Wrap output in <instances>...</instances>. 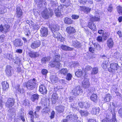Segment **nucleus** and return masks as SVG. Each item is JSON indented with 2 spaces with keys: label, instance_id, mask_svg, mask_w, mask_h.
Segmentation results:
<instances>
[{
  "label": "nucleus",
  "instance_id": "nucleus-1",
  "mask_svg": "<svg viewBox=\"0 0 122 122\" xmlns=\"http://www.w3.org/2000/svg\"><path fill=\"white\" fill-rule=\"evenodd\" d=\"M38 85V82L36 79L34 78L28 81L26 83V87L30 90L34 89Z\"/></svg>",
  "mask_w": 122,
  "mask_h": 122
},
{
  "label": "nucleus",
  "instance_id": "nucleus-2",
  "mask_svg": "<svg viewBox=\"0 0 122 122\" xmlns=\"http://www.w3.org/2000/svg\"><path fill=\"white\" fill-rule=\"evenodd\" d=\"M110 66V67L108 68V71L113 74L115 73L119 67L118 64L115 63H111Z\"/></svg>",
  "mask_w": 122,
  "mask_h": 122
},
{
  "label": "nucleus",
  "instance_id": "nucleus-3",
  "mask_svg": "<svg viewBox=\"0 0 122 122\" xmlns=\"http://www.w3.org/2000/svg\"><path fill=\"white\" fill-rule=\"evenodd\" d=\"M83 91L80 86H78L75 87L72 91L71 93L73 95L76 96L79 95H81Z\"/></svg>",
  "mask_w": 122,
  "mask_h": 122
},
{
  "label": "nucleus",
  "instance_id": "nucleus-4",
  "mask_svg": "<svg viewBox=\"0 0 122 122\" xmlns=\"http://www.w3.org/2000/svg\"><path fill=\"white\" fill-rule=\"evenodd\" d=\"M53 14V12L52 11L49 12L47 10H44L42 13V17L44 19H47L50 16H51Z\"/></svg>",
  "mask_w": 122,
  "mask_h": 122
},
{
  "label": "nucleus",
  "instance_id": "nucleus-5",
  "mask_svg": "<svg viewBox=\"0 0 122 122\" xmlns=\"http://www.w3.org/2000/svg\"><path fill=\"white\" fill-rule=\"evenodd\" d=\"M15 99L12 98H9L6 102V107L10 108L14 105L15 102Z\"/></svg>",
  "mask_w": 122,
  "mask_h": 122
},
{
  "label": "nucleus",
  "instance_id": "nucleus-6",
  "mask_svg": "<svg viewBox=\"0 0 122 122\" xmlns=\"http://www.w3.org/2000/svg\"><path fill=\"white\" fill-rule=\"evenodd\" d=\"M49 65L51 67L56 68H59L60 66H61L59 62H57L53 60L51 61L49 63Z\"/></svg>",
  "mask_w": 122,
  "mask_h": 122
},
{
  "label": "nucleus",
  "instance_id": "nucleus-7",
  "mask_svg": "<svg viewBox=\"0 0 122 122\" xmlns=\"http://www.w3.org/2000/svg\"><path fill=\"white\" fill-rule=\"evenodd\" d=\"M78 117L76 115H70L66 117L67 119H63L62 122H68L69 120H72V119H76L78 118Z\"/></svg>",
  "mask_w": 122,
  "mask_h": 122
},
{
  "label": "nucleus",
  "instance_id": "nucleus-8",
  "mask_svg": "<svg viewBox=\"0 0 122 122\" xmlns=\"http://www.w3.org/2000/svg\"><path fill=\"white\" fill-rule=\"evenodd\" d=\"M10 26L8 25H5L3 26L1 25L0 26V30L4 33H5L7 32L10 28Z\"/></svg>",
  "mask_w": 122,
  "mask_h": 122
},
{
  "label": "nucleus",
  "instance_id": "nucleus-9",
  "mask_svg": "<svg viewBox=\"0 0 122 122\" xmlns=\"http://www.w3.org/2000/svg\"><path fill=\"white\" fill-rule=\"evenodd\" d=\"M13 44L16 47L21 46H23V43L21 39H16L14 41Z\"/></svg>",
  "mask_w": 122,
  "mask_h": 122
},
{
  "label": "nucleus",
  "instance_id": "nucleus-10",
  "mask_svg": "<svg viewBox=\"0 0 122 122\" xmlns=\"http://www.w3.org/2000/svg\"><path fill=\"white\" fill-rule=\"evenodd\" d=\"M41 42L39 41H36L33 42L31 45V47L33 49H35L39 47L41 45Z\"/></svg>",
  "mask_w": 122,
  "mask_h": 122
},
{
  "label": "nucleus",
  "instance_id": "nucleus-11",
  "mask_svg": "<svg viewBox=\"0 0 122 122\" xmlns=\"http://www.w3.org/2000/svg\"><path fill=\"white\" fill-rule=\"evenodd\" d=\"M65 108V107L64 106L60 105L55 107V109L58 112L60 113L64 112Z\"/></svg>",
  "mask_w": 122,
  "mask_h": 122
},
{
  "label": "nucleus",
  "instance_id": "nucleus-12",
  "mask_svg": "<svg viewBox=\"0 0 122 122\" xmlns=\"http://www.w3.org/2000/svg\"><path fill=\"white\" fill-rule=\"evenodd\" d=\"M83 86L85 88H88L90 85V83L88 79H85L82 82Z\"/></svg>",
  "mask_w": 122,
  "mask_h": 122
},
{
  "label": "nucleus",
  "instance_id": "nucleus-13",
  "mask_svg": "<svg viewBox=\"0 0 122 122\" xmlns=\"http://www.w3.org/2000/svg\"><path fill=\"white\" fill-rule=\"evenodd\" d=\"M16 16L17 18L21 17L22 16L23 12L20 6H18L16 8Z\"/></svg>",
  "mask_w": 122,
  "mask_h": 122
},
{
  "label": "nucleus",
  "instance_id": "nucleus-14",
  "mask_svg": "<svg viewBox=\"0 0 122 122\" xmlns=\"http://www.w3.org/2000/svg\"><path fill=\"white\" fill-rule=\"evenodd\" d=\"M41 35L43 36L46 37L48 34L47 29L45 27L42 28L41 30Z\"/></svg>",
  "mask_w": 122,
  "mask_h": 122
},
{
  "label": "nucleus",
  "instance_id": "nucleus-15",
  "mask_svg": "<svg viewBox=\"0 0 122 122\" xmlns=\"http://www.w3.org/2000/svg\"><path fill=\"white\" fill-rule=\"evenodd\" d=\"M67 32L69 34H72L76 32L75 29L73 27L70 26L68 27L66 29Z\"/></svg>",
  "mask_w": 122,
  "mask_h": 122
},
{
  "label": "nucleus",
  "instance_id": "nucleus-16",
  "mask_svg": "<svg viewBox=\"0 0 122 122\" xmlns=\"http://www.w3.org/2000/svg\"><path fill=\"white\" fill-rule=\"evenodd\" d=\"M100 110L99 107H93L91 111V113L94 114H95L97 116L99 115V113Z\"/></svg>",
  "mask_w": 122,
  "mask_h": 122
},
{
  "label": "nucleus",
  "instance_id": "nucleus-17",
  "mask_svg": "<svg viewBox=\"0 0 122 122\" xmlns=\"http://www.w3.org/2000/svg\"><path fill=\"white\" fill-rule=\"evenodd\" d=\"M19 119L22 120L23 122H25V121L24 117V112L21 110L18 113V116Z\"/></svg>",
  "mask_w": 122,
  "mask_h": 122
},
{
  "label": "nucleus",
  "instance_id": "nucleus-18",
  "mask_svg": "<svg viewBox=\"0 0 122 122\" xmlns=\"http://www.w3.org/2000/svg\"><path fill=\"white\" fill-rule=\"evenodd\" d=\"M39 91L42 94H44L46 93L47 90L45 86L43 85H41L40 86Z\"/></svg>",
  "mask_w": 122,
  "mask_h": 122
},
{
  "label": "nucleus",
  "instance_id": "nucleus-19",
  "mask_svg": "<svg viewBox=\"0 0 122 122\" xmlns=\"http://www.w3.org/2000/svg\"><path fill=\"white\" fill-rule=\"evenodd\" d=\"M16 91L18 92V93H22L24 92V90L22 87L20 86L19 85H17L15 87Z\"/></svg>",
  "mask_w": 122,
  "mask_h": 122
},
{
  "label": "nucleus",
  "instance_id": "nucleus-20",
  "mask_svg": "<svg viewBox=\"0 0 122 122\" xmlns=\"http://www.w3.org/2000/svg\"><path fill=\"white\" fill-rule=\"evenodd\" d=\"M86 74V73L83 72L81 70H79L75 72V75L77 77L81 76V77L82 76H85Z\"/></svg>",
  "mask_w": 122,
  "mask_h": 122
},
{
  "label": "nucleus",
  "instance_id": "nucleus-21",
  "mask_svg": "<svg viewBox=\"0 0 122 122\" xmlns=\"http://www.w3.org/2000/svg\"><path fill=\"white\" fill-rule=\"evenodd\" d=\"M72 45L75 47L80 48L81 46V45L76 39L72 41Z\"/></svg>",
  "mask_w": 122,
  "mask_h": 122
},
{
  "label": "nucleus",
  "instance_id": "nucleus-22",
  "mask_svg": "<svg viewBox=\"0 0 122 122\" xmlns=\"http://www.w3.org/2000/svg\"><path fill=\"white\" fill-rule=\"evenodd\" d=\"M60 48L63 50L65 51H71L73 50V48H71L66 45L62 44L60 46Z\"/></svg>",
  "mask_w": 122,
  "mask_h": 122
},
{
  "label": "nucleus",
  "instance_id": "nucleus-23",
  "mask_svg": "<svg viewBox=\"0 0 122 122\" xmlns=\"http://www.w3.org/2000/svg\"><path fill=\"white\" fill-rule=\"evenodd\" d=\"M39 95L37 94H34L31 96L30 99L33 102L37 101L39 98Z\"/></svg>",
  "mask_w": 122,
  "mask_h": 122
},
{
  "label": "nucleus",
  "instance_id": "nucleus-24",
  "mask_svg": "<svg viewBox=\"0 0 122 122\" xmlns=\"http://www.w3.org/2000/svg\"><path fill=\"white\" fill-rule=\"evenodd\" d=\"M12 69V67L10 65H7L6 66L5 70L8 76L11 75V70Z\"/></svg>",
  "mask_w": 122,
  "mask_h": 122
},
{
  "label": "nucleus",
  "instance_id": "nucleus-25",
  "mask_svg": "<svg viewBox=\"0 0 122 122\" xmlns=\"http://www.w3.org/2000/svg\"><path fill=\"white\" fill-rule=\"evenodd\" d=\"M50 59L49 56L45 57H43L41 60V62L42 64H45L46 62L49 61Z\"/></svg>",
  "mask_w": 122,
  "mask_h": 122
},
{
  "label": "nucleus",
  "instance_id": "nucleus-26",
  "mask_svg": "<svg viewBox=\"0 0 122 122\" xmlns=\"http://www.w3.org/2000/svg\"><path fill=\"white\" fill-rule=\"evenodd\" d=\"M29 56L31 58H35L39 56V53L37 52H31L28 53Z\"/></svg>",
  "mask_w": 122,
  "mask_h": 122
},
{
  "label": "nucleus",
  "instance_id": "nucleus-27",
  "mask_svg": "<svg viewBox=\"0 0 122 122\" xmlns=\"http://www.w3.org/2000/svg\"><path fill=\"white\" fill-rule=\"evenodd\" d=\"M107 44L109 48L113 47V42L112 39L111 38H109L107 41Z\"/></svg>",
  "mask_w": 122,
  "mask_h": 122
},
{
  "label": "nucleus",
  "instance_id": "nucleus-28",
  "mask_svg": "<svg viewBox=\"0 0 122 122\" xmlns=\"http://www.w3.org/2000/svg\"><path fill=\"white\" fill-rule=\"evenodd\" d=\"M59 29V27L58 25L56 24H54L51 28V30L52 32L53 33V31H58Z\"/></svg>",
  "mask_w": 122,
  "mask_h": 122
},
{
  "label": "nucleus",
  "instance_id": "nucleus-29",
  "mask_svg": "<svg viewBox=\"0 0 122 122\" xmlns=\"http://www.w3.org/2000/svg\"><path fill=\"white\" fill-rule=\"evenodd\" d=\"M51 79L53 83H55L57 82L58 80V78L56 76L52 75L51 76Z\"/></svg>",
  "mask_w": 122,
  "mask_h": 122
},
{
  "label": "nucleus",
  "instance_id": "nucleus-30",
  "mask_svg": "<svg viewBox=\"0 0 122 122\" xmlns=\"http://www.w3.org/2000/svg\"><path fill=\"white\" fill-rule=\"evenodd\" d=\"M92 70L91 71V74L92 75L96 74L98 71V67H95L92 68Z\"/></svg>",
  "mask_w": 122,
  "mask_h": 122
},
{
  "label": "nucleus",
  "instance_id": "nucleus-31",
  "mask_svg": "<svg viewBox=\"0 0 122 122\" xmlns=\"http://www.w3.org/2000/svg\"><path fill=\"white\" fill-rule=\"evenodd\" d=\"M2 85L3 90H6L9 88V84L7 82H2Z\"/></svg>",
  "mask_w": 122,
  "mask_h": 122
},
{
  "label": "nucleus",
  "instance_id": "nucleus-32",
  "mask_svg": "<svg viewBox=\"0 0 122 122\" xmlns=\"http://www.w3.org/2000/svg\"><path fill=\"white\" fill-rule=\"evenodd\" d=\"M90 99L93 102H96L97 101V95L93 94H92L90 97Z\"/></svg>",
  "mask_w": 122,
  "mask_h": 122
},
{
  "label": "nucleus",
  "instance_id": "nucleus-33",
  "mask_svg": "<svg viewBox=\"0 0 122 122\" xmlns=\"http://www.w3.org/2000/svg\"><path fill=\"white\" fill-rule=\"evenodd\" d=\"M64 21L65 23L68 24H71L72 22L71 20L67 17H66L64 18Z\"/></svg>",
  "mask_w": 122,
  "mask_h": 122
},
{
  "label": "nucleus",
  "instance_id": "nucleus-34",
  "mask_svg": "<svg viewBox=\"0 0 122 122\" xmlns=\"http://www.w3.org/2000/svg\"><path fill=\"white\" fill-rule=\"evenodd\" d=\"M54 33L53 34V36L55 38H57L58 39L59 38L61 37V35L60 33L58 31H53Z\"/></svg>",
  "mask_w": 122,
  "mask_h": 122
},
{
  "label": "nucleus",
  "instance_id": "nucleus-35",
  "mask_svg": "<svg viewBox=\"0 0 122 122\" xmlns=\"http://www.w3.org/2000/svg\"><path fill=\"white\" fill-rule=\"evenodd\" d=\"M14 62L17 65H20V64L21 60L20 58L18 57H16L13 58Z\"/></svg>",
  "mask_w": 122,
  "mask_h": 122
},
{
  "label": "nucleus",
  "instance_id": "nucleus-36",
  "mask_svg": "<svg viewBox=\"0 0 122 122\" xmlns=\"http://www.w3.org/2000/svg\"><path fill=\"white\" fill-rule=\"evenodd\" d=\"M68 71V70L66 68H63L60 71V72L61 74L65 76L67 74Z\"/></svg>",
  "mask_w": 122,
  "mask_h": 122
},
{
  "label": "nucleus",
  "instance_id": "nucleus-37",
  "mask_svg": "<svg viewBox=\"0 0 122 122\" xmlns=\"http://www.w3.org/2000/svg\"><path fill=\"white\" fill-rule=\"evenodd\" d=\"M61 57L60 55H55L54 57L53 60L57 62H59L61 61Z\"/></svg>",
  "mask_w": 122,
  "mask_h": 122
},
{
  "label": "nucleus",
  "instance_id": "nucleus-38",
  "mask_svg": "<svg viewBox=\"0 0 122 122\" xmlns=\"http://www.w3.org/2000/svg\"><path fill=\"white\" fill-rule=\"evenodd\" d=\"M112 98V97L110 96V94H107L106 95L104 100L105 102H109Z\"/></svg>",
  "mask_w": 122,
  "mask_h": 122
},
{
  "label": "nucleus",
  "instance_id": "nucleus-39",
  "mask_svg": "<svg viewBox=\"0 0 122 122\" xmlns=\"http://www.w3.org/2000/svg\"><path fill=\"white\" fill-rule=\"evenodd\" d=\"M29 114L30 115L29 117L30 118V122H34V115L33 111H30L29 112Z\"/></svg>",
  "mask_w": 122,
  "mask_h": 122
},
{
  "label": "nucleus",
  "instance_id": "nucleus-40",
  "mask_svg": "<svg viewBox=\"0 0 122 122\" xmlns=\"http://www.w3.org/2000/svg\"><path fill=\"white\" fill-rule=\"evenodd\" d=\"M79 112L81 116L85 117L87 116L89 114V112H88L82 110H80Z\"/></svg>",
  "mask_w": 122,
  "mask_h": 122
},
{
  "label": "nucleus",
  "instance_id": "nucleus-41",
  "mask_svg": "<svg viewBox=\"0 0 122 122\" xmlns=\"http://www.w3.org/2000/svg\"><path fill=\"white\" fill-rule=\"evenodd\" d=\"M4 56L5 58H7L10 60H11L12 58V55L8 53L4 54Z\"/></svg>",
  "mask_w": 122,
  "mask_h": 122
},
{
  "label": "nucleus",
  "instance_id": "nucleus-42",
  "mask_svg": "<svg viewBox=\"0 0 122 122\" xmlns=\"http://www.w3.org/2000/svg\"><path fill=\"white\" fill-rule=\"evenodd\" d=\"M118 13L120 15H122V7L120 6H118L116 7Z\"/></svg>",
  "mask_w": 122,
  "mask_h": 122
},
{
  "label": "nucleus",
  "instance_id": "nucleus-43",
  "mask_svg": "<svg viewBox=\"0 0 122 122\" xmlns=\"http://www.w3.org/2000/svg\"><path fill=\"white\" fill-rule=\"evenodd\" d=\"M55 13L57 17H60L61 15L60 11L58 9L55 10Z\"/></svg>",
  "mask_w": 122,
  "mask_h": 122
},
{
  "label": "nucleus",
  "instance_id": "nucleus-44",
  "mask_svg": "<svg viewBox=\"0 0 122 122\" xmlns=\"http://www.w3.org/2000/svg\"><path fill=\"white\" fill-rule=\"evenodd\" d=\"M41 103L43 106L47 107V102L46 100L45 99H43V98L42 99L41 101Z\"/></svg>",
  "mask_w": 122,
  "mask_h": 122
},
{
  "label": "nucleus",
  "instance_id": "nucleus-45",
  "mask_svg": "<svg viewBox=\"0 0 122 122\" xmlns=\"http://www.w3.org/2000/svg\"><path fill=\"white\" fill-rule=\"evenodd\" d=\"M108 60L104 61V62L102 65V68L104 69H106L107 68V66L108 64Z\"/></svg>",
  "mask_w": 122,
  "mask_h": 122
},
{
  "label": "nucleus",
  "instance_id": "nucleus-46",
  "mask_svg": "<svg viewBox=\"0 0 122 122\" xmlns=\"http://www.w3.org/2000/svg\"><path fill=\"white\" fill-rule=\"evenodd\" d=\"M94 45L95 47L96 48L97 50H100L102 49V48L100 45L97 43H95L94 44Z\"/></svg>",
  "mask_w": 122,
  "mask_h": 122
},
{
  "label": "nucleus",
  "instance_id": "nucleus-47",
  "mask_svg": "<svg viewBox=\"0 0 122 122\" xmlns=\"http://www.w3.org/2000/svg\"><path fill=\"white\" fill-rule=\"evenodd\" d=\"M52 99L58 100V97L57 94L56 93H54L52 95Z\"/></svg>",
  "mask_w": 122,
  "mask_h": 122
},
{
  "label": "nucleus",
  "instance_id": "nucleus-48",
  "mask_svg": "<svg viewBox=\"0 0 122 122\" xmlns=\"http://www.w3.org/2000/svg\"><path fill=\"white\" fill-rule=\"evenodd\" d=\"M92 68L91 66H87L85 67L84 71L85 73L86 71H89L91 70Z\"/></svg>",
  "mask_w": 122,
  "mask_h": 122
},
{
  "label": "nucleus",
  "instance_id": "nucleus-49",
  "mask_svg": "<svg viewBox=\"0 0 122 122\" xmlns=\"http://www.w3.org/2000/svg\"><path fill=\"white\" fill-rule=\"evenodd\" d=\"M72 77V75L70 73H68L67 74V75L66 77V79L67 80H70L71 79Z\"/></svg>",
  "mask_w": 122,
  "mask_h": 122
},
{
  "label": "nucleus",
  "instance_id": "nucleus-50",
  "mask_svg": "<svg viewBox=\"0 0 122 122\" xmlns=\"http://www.w3.org/2000/svg\"><path fill=\"white\" fill-rule=\"evenodd\" d=\"M111 120L109 118L105 117L102 120V122H110Z\"/></svg>",
  "mask_w": 122,
  "mask_h": 122
},
{
  "label": "nucleus",
  "instance_id": "nucleus-51",
  "mask_svg": "<svg viewBox=\"0 0 122 122\" xmlns=\"http://www.w3.org/2000/svg\"><path fill=\"white\" fill-rule=\"evenodd\" d=\"M33 29L34 30H37L40 28L39 26L37 24H34L33 26H32Z\"/></svg>",
  "mask_w": 122,
  "mask_h": 122
},
{
  "label": "nucleus",
  "instance_id": "nucleus-52",
  "mask_svg": "<svg viewBox=\"0 0 122 122\" xmlns=\"http://www.w3.org/2000/svg\"><path fill=\"white\" fill-rule=\"evenodd\" d=\"M113 9V7L112 6V4H110L109 6L108 10L109 12H111L112 11Z\"/></svg>",
  "mask_w": 122,
  "mask_h": 122
},
{
  "label": "nucleus",
  "instance_id": "nucleus-53",
  "mask_svg": "<svg viewBox=\"0 0 122 122\" xmlns=\"http://www.w3.org/2000/svg\"><path fill=\"white\" fill-rule=\"evenodd\" d=\"M84 107L86 109L89 108L90 106V104L88 102H84Z\"/></svg>",
  "mask_w": 122,
  "mask_h": 122
},
{
  "label": "nucleus",
  "instance_id": "nucleus-54",
  "mask_svg": "<svg viewBox=\"0 0 122 122\" xmlns=\"http://www.w3.org/2000/svg\"><path fill=\"white\" fill-rule=\"evenodd\" d=\"M116 119L115 118V113L113 114V117L111 121V122H115L116 121Z\"/></svg>",
  "mask_w": 122,
  "mask_h": 122
},
{
  "label": "nucleus",
  "instance_id": "nucleus-55",
  "mask_svg": "<svg viewBox=\"0 0 122 122\" xmlns=\"http://www.w3.org/2000/svg\"><path fill=\"white\" fill-rule=\"evenodd\" d=\"M67 38L68 40H69L73 39V41L74 40H75L76 39L73 35H72L71 36L69 35L68 36Z\"/></svg>",
  "mask_w": 122,
  "mask_h": 122
},
{
  "label": "nucleus",
  "instance_id": "nucleus-56",
  "mask_svg": "<svg viewBox=\"0 0 122 122\" xmlns=\"http://www.w3.org/2000/svg\"><path fill=\"white\" fill-rule=\"evenodd\" d=\"M120 54L119 53L117 52H116L114 54V56L115 58H118L120 56Z\"/></svg>",
  "mask_w": 122,
  "mask_h": 122
},
{
  "label": "nucleus",
  "instance_id": "nucleus-57",
  "mask_svg": "<svg viewBox=\"0 0 122 122\" xmlns=\"http://www.w3.org/2000/svg\"><path fill=\"white\" fill-rule=\"evenodd\" d=\"M41 73L43 75H46L48 73V71L44 69L42 70Z\"/></svg>",
  "mask_w": 122,
  "mask_h": 122
},
{
  "label": "nucleus",
  "instance_id": "nucleus-58",
  "mask_svg": "<svg viewBox=\"0 0 122 122\" xmlns=\"http://www.w3.org/2000/svg\"><path fill=\"white\" fill-rule=\"evenodd\" d=\"M71 108H72V110L73 111L75 109H77V108L75 106L74 104V103H72L71 104Z\"/></svg>",
  "mask_w": 122,
  "mask_h": 122
},
{
  "label": "nucleus",
  "instance_id": "nucleus-59",
  "mask_svg": "<svg viewBox=\"0 0 122 122\" xmlns=\"http://www.w3.org/2000/svg\"><path fill=\"white\" fill-rule=\"evenodd\" d=\"M102 35V37L105 40L108 37V35L107 33H105Z\"/></svg>",
  "mask_w": 122,
  "mask_h": 122
},
{
  "label": "nucleus",
  "instance_id": "nucleus-60",
  "mask_svg": "<svg viewBox=\"0 0 122 122\" xmlns=\"http://www.w3.org/2000/svg\"><path fill=\"white\" fill-rule=\"evenodd\" d=\"M42 108V107L41 106H37L36 108L35 112H39L40 110Z\"/></svg>",
  "mask_w": 122,
  "mask_h": 122
},
{
  "label": "nucleus",
  "instance_id": "nucleus-61",
  "mask_svg": "<svg viewBox=\"0 0 122 122\" xmlns=\"http://www.w3.org/2000/svg\"><path fill=\"white\" fill-rule=\"evenodd\" d=\"M5 36L3 35H1L0 36V42H3Z\"/></svg>",
  "mask_w": 122,
  "mask_h": 122
},
{
  "label": "nucleus",
  "instance_id": "nucleus-62",
  "mask_svg": "<svg viewBox=\"0 0 122 122\" xmlns=\"http://www.w3.org/2000/svg\"><path fill=\"white\" fill-rule=\"evenodd\" d=\"M25 34L28 37L30 35V32L29 30H27L25 32Z\"/></svg>",
  "mask_w": 122,
  "mask_h": 122
},
{
  "label": "nucleus",
  "instance_id": "nucleus-63",
  "mask_svg": "<svg viewBox=\"0 0 122 122\" xmlns=\"http://www.w3.org/2000/svg\"><path fill=\"white\" fill-rule=\"evenodd\" d=\"M36 2V3H37V4L39 5H41L43 2V0H35Z\"/></svg>",
  "mask_w": 122,
  "mask_h": 122
},
{
  "label": "nucleus",
  "instance_id": "nucleus-64",
  "mask_svg": "<svg viewBox=\"0 0 122 122\" xmlns=\"http://www.w3.org/2000/svg\"><path fill=\"white\" fill-rule=\"evenodd\" d=\"M118 113L119 116L122 118V108L118 110Z\"/></svg>",
  "mask_w": 122,
  "mask_h": 122
}]
</instances>
